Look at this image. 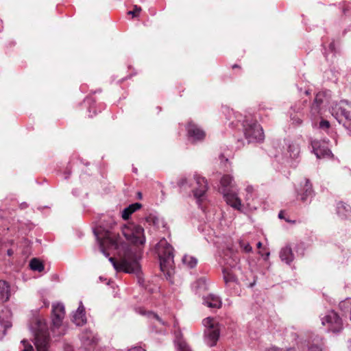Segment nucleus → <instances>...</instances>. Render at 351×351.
Returning <instances> with one entry per match:
<instances>
[{"label": "nucleus", "instance_id": "obj_50", "mask_svg": "<svg viewBox=\"0 0 351 351\" xmlns=\"http://www.w3.org/2000/svg\"><path fill=\"white\" fill-rule=\"evenodd\" d=\"M186 180H182V185L184 184V182H185Z\"/></svg>", "mask_w": 351, "mask_h": 351}, {"label": "nucleus", "instance_id": "obj_49", "mask_svg": "<svg viewBox=\"0 0 351 351\" xmlns=\"http://www.w3.org/2000/svg\"><path fill=\"white\" fill-rule=\"evenodd\" d=\"M254 284H255V282H254L253 283H251V284L250 285V287H252L254 286Z\"/></svg>", "mask_w": 351, "mask_h": 351}, {"label": "nucleus", "instance_id": "obj_23", "mask_svg": "<svg viewBox=\"0 0 351 351\" xmlns=\"http://www.w3.org/2000/svg\"><path fill=\"white\" fill-rule=\"evenodd\" d=\"M135 311L141 315L146 316L147 317H148L149 319H150L152 320L154 319V320L157 321L158 323H160L162 326H167V323L165 322H164L157 314H156L155 313H154L152 311H147L143 307H141V306L136 307L135 308Z\"/></svg>", "mask_w": 351, "mask_h": 351}, {"label": "nucleus", "instance_id": "obj_10", "mask_svg": "<svg viewBox=\"0 0 351 351\" xmlns=\"http://www.w3.org/2000/svg\"><path fill=\"white\" fill-rule=\"evenodd\" d=\"M64 306L63 304L58 303L52 306V315L50 330L54 336L64 334L62 320L64 317Z\"/></svg>", "mask_w": 351, "mask_h": 351}, {"label": "nucleus", "instance_id": "obj_22", "mask_svg": "<svg viewBox=\"0 0 351 351\" xmlns=\"http://www.w3.org/2000/svg\"><path fill=\"white\" fill-rule=\"evenodd\" d=\"M311 119L312 121V125L314 128L325 132L327 134H330V131L331 130L330 123L328 121L324 119V114L322 115V117Z\"/></svg>", "mask_w": 351, "mask_h": 351}, {"label": "nucleus", "instance_id": "obj_34", "mask_svg": "<svg viewBox=\"0 0 351 351\" xmlns=\"http://www.w3.org/2000/svg\"><path fill=\"white\" fill-rule=\"evenodd\" d=\"M21 346V351H34L33 346L28 340H22Z\"/></svg>", "mask_w": 351, "mask_h": 351}, {"label": "nucleus", "instance_id": "obj_5", "mask_svg": "<svg viewBox=\"0 0 351 351\" xmlns=\"http://www.w3.org/2000/svg\"><path fill=\"white\" fill-rule=\"evenodd\" d=\"M235 117L238 122H242L243 132L248 143H260L265 138L263 130L261 125L251 116H245L237 114Z\"/></svg>", "mask_w": 351, "mask_h": 351}, {"label": "nucleus", "instance_id": "obj_47", "mask_svg": "<svg viewBox=\"0 0 351 351\" xmlns=\"http://www.w3.org/2000/svg\"><path fill=\"white\" fill-rule=\"evenodd\" d=\"M138 197H139V198H141V197H142V194H141V193L138 192Z\"/></svg>", "mask_w": 351, "mask_h": 351}, {"label": "nucleus", "instance_id": "obj_26", "mask_svg": "<svg viewBox=\"0 0 351 351\" xmlns=\"http://www.w3.org/2000/svg\"><path fill=\"white\" fill-rule=\"evenodd\" d=\"M10 297V287L5 280H0V300L6 302Z\"/></svg>", "mask_w": 351, "mask_h": 351}, {"label": "nucleus", "instance_id": "obj_18", "mask_svg": "<svg viewBox=\"0 0 351 351\" xmlns=\"http://www.w3.org/2000/svg\"><path fill=\"white\" fill-rule=\"evenodd\" d=\"M290 121L295 126H300L303 122V106L301 104H295L289 110Z\"/></svg>", "mask_w": 351, "mask_h": 351}, {"label": "nucleus", "instance_id": "obj_38", "mask_svg": "<svg viewBox=\"0 0 351 351\" xmlns=\"http://www.w3.org/2000/svg\"><path fill=\"white\" fill-rule=\"evenodd\" d=\"M239 245L240 247L245 252H250L252 250V247L250 246V243L247 242H245L243 240H241L239 241Z\"/></svg>", "mask_w": 351, "mask_h": 351}, {"label": "nucleus", "instance_id": "obj_4", "mask_svg": "<svg viewBox=\"0 0 351 351\" xmlns=\"http://www.w3.org/2000/svg\"><path fill=\"white\" fill-rule=\"evenodd\" d=\"M279 162L282 165L295 168L300 162V146L294 140L285 138L282 152L277 156Z\"/></svg>", "mask_w": 351, "mask_h": 351}, {"label": "nucleus", "instance_id": "obj_41", "mask_svg": "<svg viewBox=\"0 0 351 351\" xmlns=\"http://www.w3.org/2000/svg\"><path fill=\"white\" fill-rule=\"evenodd\" d=\"M265 351H295V350L293 348H280L278 347H271L267 349Z\"/></svg>", "mask_w": 351, "mask_h": 351}, {"label": "nucleus", "instance_id": "obj_13", "mask_svg": "<svg viewBox=\"0 0 351 351\" xmlns=\"http://www.w3.org/2000/svg\"><path fill=\"white\" fill-rule=\"evenodd\" d=\"M189 139L193 143L203 141L206 138L205 130L193 121H189L186 126Z\"/></svg>", "mask_w": 351, "mask_h": 351}, {"label": "nucleus", "instance_id": "obj_31", "mask_svg": "<svg viewBox=\"0 0 351 351\" xmlns=\"http://www.w3.org/2000/svg\"><path fill=\"white\" fill-rule=\"evenodd\" d=\"M174 342L178 351H191L187 343L178 336Z\"/></svg>", "mask_w": 351, "mask_h": 351}, {"label": "nucleus", "instance_id": "obj_3", "mask_svg": "<svg viewBox=\"0 0 351 351\" xmlns=\"http://www.w3.org/2000/svg\"><path fill=\"white\" fill-rule=\"evenodd\" d=\"M30 330L34 337V345L37 351H48L50 337L45 319L40 315L34 317L30 324Z\"/></svg>", "mask_w": 351, "mask_h": 351}, {"label": "nucleus", "instance_id": "obj_20", "mask_svg": "<svg viewBox=\"0 0 351 351\" xmlns=\"http://www.w3.org/2000/svg\"><path fill=\"white\" fill-rule=\"evenodd\" d=\"M336 213L341 219H351V207L345 202H337L336 204Z\"/></svg>", "mask_w": 351, "mask_h": 351}, {"label": "nucleus", "instance_id": "obj_43", "mask_svg": "<svg viewBox=\"0 0 351 351\" xmlns=\"http://www.w3.org/2000/svg\"><path fill=\"white\" fill-rule=\"evenodd\" d=\"M128 351H146V350L140 346H135V347L131 348Z\"/></svg>", "mask_w": 351, "mask_h": 351}, {"label": "nucleus", "instance_id": "obj_44", "mask_svg": "<svg viewBox=\"0 0 351 351\" xmlns=\"http://www.w3.org/2000/svg\"><path fill=\"white\" fill-rule=\"evenodd\" d=\"M10 243V241L5 242V241H1V246H0V252L3 250V246L5 245L7 246V244Z\"/></svg>", "mask_w": 351, "mask_h": 351}, {"label": "nucleus", "instance_id": "obj_11", "mask_svg": "<svg viewBox=\"0 0 351 351\" xmlns=\"http://www.w3.org/2000/svg\"><path fill=\"white\" fill-rule=\"evenodd\" d=\"M204 326V341L208 346H214L219 337L218 323L211 317H206L202 321Z\"/></svg>", "mask_w": 351, "mask_h": 351}, {"label": "nucleus", "instance_id": "obj_42", "mask_svg": "<svg viewBox=\"0 0 351 351\" xmlns=\"http://www.w3.org/2000/svg\"><path fill=\"white\" fill-rule=\"evenodd\" d=\"M326 51H328L331 53H333L335 51V44L334 42H331L329 45H328V49H325Z\"/></svg>", "mask_w": 351, "mask_h": 351}, {"label": "nucleus", "instance_id": "obj_19", "mask_svg": "<svg viewBox=\"0 0 351 351\" xmlns=\"http://www.w3.org/2000/svg\"><path fill=\"white\" fill-rule=\"evenodd\" d=\"M12 313L8 308H4L0 313V327L3 328L0 333V339L5 335L6 330L12 326Z\"/></svg>", "mask_w": 351, "mask_h": 351}, {"label": "nucleus", "instance_id": "obj_8", "mask_svg": "<svg viewBox=\"0 0 351 351\" xmlns=\"http://www.w3.org/2000/svg\"><path fill=\"white\" fill-rule=\"evenodd\" d=\"M331 92L328 90L319 91L310 107L309 116L311 119L322 117L326 111V108L330 104Z\"/></svg>", "mask_w": 351, "mask_h": 351}, {"label": "nucleus", "instance_id": "obj_40", "mask_svg": "<svg viewBox=\"0 0 351 351\" xmlns=\"http://www.w3.org/2000/svg\"><path fill=\"white\" fill-rule=\"evenodd\" d=\"M141 11V8L135 5L134 6L133 10H130L128 12V15H132L133 17H136L138 13Z\"/></svg>", "mask_w": 351, "mask_h": 351}, {"label": "nucleus", "instance_id": "obj_30", "mask_svg": "<svg viewBox=\"0 0 351 351\" xmlns=\"http://www.w3.org/2000/svg\"><path fill=\"white\" fill-rule=\"evenodd\" d=\"M182 263L188 268H194L197 264V259L191 255L185 254L182 258Z\"/></svg>", "mask_w": 351, "mask_h": 351}, {"label": "nucleus", "instance_id": "obj_35", "mask_svg": "<svg viewBox=\"0 0 351 351\" xmlns=\"http://www.w3.org/2000/svg\"><path fill=\"white\" fill-rule=\"evenodd\" d=\"M85 103L90 104V106L88 108V111H89L90 114H89L88 116L90 117H92L93 115L96 114L95 104L94 102H93V103L91 102V99L90 98H87L85 100Z\"/></svg>", "mask_w": 351, "mask_h": 351}, {"label": "nucleus", "instance_id": "obj_46", "mask_svg": "<svg viewBox=\"0 0 351 351\" xmlns=\"http://www.w3.org/2000/svg\"><path fill=\"white\" fill-rule=\"evenodd\" d=\"M256 245H257V247H258V248H260V247H261V245H262L261 242H258V243H257V244H256Z\"/></svg>", "mask_w": 351, "mask_h": 351}, {"label": "nucleus", "instance_id": "obj_39", "mask_svg": "<svg viewBox=\"0 0 351 351\" xmlns=\"http://www.w3.org/2000/svg\"><path fill=\"white\" fill-rule=\"evenodd\" d=\"M245 191L247 193V195L245 196V202H247V204L249 205L248 201L252 196V193H253L254 188L252 186L248 185L246 186Z\"/></svg>", "mask_w": 351, "mask_h": 351}, {"label": "nucleus", "instance_id": "obj_32", "mask_svg": "<svg viewBox=\"0 0 351 351\" xmlns=\"http://www.w3.org/2000/svg\"><path fill=\"white\" fill-rule=\"evenodd\" d=\"M316 342H313L308 346V351H322L324 343L322 339L319 337H317L315 339Z\"/></svg>", "mask_w": 351, "mask_h": 351}, {"label": "nucleus", "instance_id": "obj_45", "mask_svg": "<svg viewBox=\"0 0 351 351\" xmlns=\"http://www.w3.org/2000/svg\"><path fill=\"white\" fill-rule=\"evenodd\" d=\"M278 217L280 219H283L284 218V213L282 211H280L278 214Z\"/></svg>", "mask_w": 351, "mask_h": 351}, {"label": "nucleus", "instance_id": "obj_33", "mask_svg": "<svg viewBox=\"0 0 351 351\" xmlns=\"http://www.w3.org/2000/svg\"><path fill=\"white\" fill-rule=\"evenodd\" d=\"M29 267L32 270L39 272L44 269L43 264L37 258H33L30 261Z\"/></svg>", "mask_w": 351, "mask_h": 351}, {"label": "nucleus", "instance_id": "obj_6", "mask_svg": "<svg viewBox=\"0 0 351 351\" xmlns=\"http://www.w3.org/2000/svg\"><path fill=\"white\" fill-rule=\"evenodd\" d=\"M157 249L160 258V269L168 278L171 276L174 268L173 249L164 238L158 243Z\"/></svg>", "mask_w": 351, "mask_h": 351}, {"label": "nucleus", "instance_id": "obj_37", "mask_svg": "<svg viewBox=\"0 0 351 351\" xmlns=\"http://www.w3.org/2000/svg\"><path fill=\"white\" fill-rule=\"evenodd\" d=\"M5 242L10 241V243L7 244V246L5 245L3 246V250L0 252V253L3 252V251H6V254L8 256H11L14 254V251L11 248H8L9 246L12 245L13 244V241L12 240H6Z\"/></svg>", "mask_w": 351, "mask_h": 351}, {"label": "nucleus", "instance_id": "obj_12", "mask_svg": "<svg viewBox=\"0 0 351 351\" xmlns=\"http://www.w3.org/2000/svg\"><path fill=\"white\" fill-rule=\"evenodd\" d=\"M222 273L226 288L229 290L231 294L239 295L241 291L240 285L232 269L228 267H223Z\"/></svg>", "mask_w": 351, "mask_h": 351}, {"label": "nucleus", "instance_id": "obj_25", "mask_svg": "<svg viewBox=\"0 0 351 351\" xmlns=\"http://www.w3.org/2000/svg\"><path fill=\"white\" fill-rule=\"evenodd\" d=\"M280 258L282 262L289 265L294 259V255L289 246H285L280 252Z\"/></svg>", "mask_w": 351, "mask_h": 351}, {"label": "nucleus", "instance_id": "obj_16", "mask_svg": "<svg viewBox=\"0 0 351 351\" xmlns=\"http://www.w3.org/2000/svg\"><path fill=\"white\" fill-rule=\"evenodd\" d=\"M194 180L197 187L193 190V195L197 202L200 204V202L204 199L206 192L208 189V183L204 177L198 175L194 176Z\"/></svg>", "mask_w": 351, "mask_h": 351}, {"label": "nucleus", "instance_id": "obj_27", "mask_svg": "<svg viewBox=\"0 0 351 351\" xmlns=\"http://www.w3.org/2000/svg\"><path fill=\"white\" fill-rule=\"evenodd\" d=\"M141 207L142 204L138 202L129 205L128 207L123 210L121 213L122 218L125 220L128 219L132 213L139 210Z\"/></svg>", "mask_w": 351, "mask_h": 351}, {"label": "nucleus", "instance_id": "obj_28", "mask_svg": "<svg viewBox=\"0 0 351 351\" xmlns=\"http://www.w3.org/2000/svg\"><path fill=\"white\" fill-rule=\"evenodd\" d=\"M340 310L348 316L351 321V298H348L339 304Z\"/></svg>", "mask_w": 351, "mask_h": 351}, {"label": "nucleus", "instance_id": "obj_15", "mask_svg": "<svg viewBox=\"0 0 351 351\" xmlns=\"http://www.w3.org/2000/svg\"><path fill=\"white\" fill-rule=\"evenodd\" d=\"M311 145L313 152L317 158H331L333 157V154L330 149H328L327 143L325 141L311 140Z\"/></svg>", "mask_w": 351, "mask_h": 351}, {"label": "nucleus", "instance_id": "obj_2", "mask_svg": "<svg viewBox=\"0 0 351 351\" xmlns=\"http://www.w3.org/2000/svg\"><path fill=\"white\" fill-rule=\"evenodd\" d=\"M219 191L223 194L228 205L239 212H243V204L239 197V189L232 176L225 174L221 178Z\"/></svg>", "mask_w": 351, "mask_h": 351}, {"label": "nucleus", "instance_id": "obj_48", "mask_svg": "<svg viewBox=\"0 0 351 351\" xmlns=\"http://www.w3.org/2000/svg\"><path fill=\"white\" fill-rule=\"evenodd\" d=\"M305 93H306V95L310 94V91H309V90H305Z\"/></svg>", "mask_w": 351, "mask_h": 351}, {"label": "nucleus", "instance_id": "obj_7", "mask_svg": "<svg viewBox=\"0 0 351 351\" xmlns=\"http://www.w3.org/2000/svg\"><path fill=\"white\" fill-rule=\"evenodd\" d=\"M330 113L351 135V101L341 100L331 108Z\"/></svg>", "mask_w": 351, "mask_h": 351}, {"label": "nucleus", "instance_id": "obj_14", "mask_svg": "<svg viewBox=\"0 0 351 351\" xmlns=\"http://www.w3.org/2000/svg\"><path fill=\"white\" fill-rule=\"evenodd\" d=\"M296 193L300 200L304 204L311 202L314 196L313 186L308 179H304L300 184V187L296 189Z\"/></svg>", "mask_w": 351, "mask_h": 351}, {"label": "nucleus", "instance_id": "obj_17", "mask_svg": "<svg viewBox=\"0 0 351 351\" xmlns=\"http://www.w3.org/2000/svg\"><path fill=\"white\" fill-rule=\"evenodd\" d=\"M239 256L237 252H234L232 249H227L223 252V256L222 258L223 267H228L230 269H236L239 263Z\"/></svg>", "mask_w": 351, "mask_h": 351}, {"label": "nucleus", "instance_id": "obj_24", "mask_svg": "<svg viewBox=\"0 0 351 351\" xmlns=\"http://www.w3.org/2000/svg\"><path fill=\"white\" fill-rule=\"evenodd\" d=\"M204 304L209 308H219L221 306V300L219 296L209 294L204 298Z\"/></svg>", "mask_w": 351, "mask_h": 351}, {"label": "nucleus", "instance_id": "obj_21", "mask_svg": "<svg viewBox=\"0 0 351 351\" xmlns=\"http://www.w3.org/2000/svg\"><path fill=\"white\" fill-rule=\"evenodd\" d=\"M72 321L77 326H82L86 322V317L85 314V308L82 302H80V305L73 313L72 317Z\"/></svg>", "mask_w": 351, "mask_h": 351}, {"label": "nucleus", "instance_id": "obj_1", "mask_svg": "<svg viewBox=\"0 0 351 351\" xmlns=\"http://www.w3.org/2000/svg\"><path fill=\"white\" fill-rule=\"evenodd\" d=\"M93 232L99 243L100 251L105 256H109V253L106 252V248L117 251L120 256L119 261H115L112 257L109 258V261L112 263L117 271L138 274L141 269L138 263L141 253L136 245H143L146 241L144 228L141 226L133 222H128L122 226V234L131 244L122 241L117 233L106 229L101 226L97 227Z\"/></svg>", "mask_w": 351, "mask_h": 351}, {"label": "nucleus", "instance_id": "obj_29", "mask_svg": "<svg viewBox=\"0 0 351 351\" xmlns=\"http://www.w3.org/2000/svg\"><path fill=\"white\" fill-rule=\"evenodd\" d=\"M193 289H195L197 293H199L207 289V283L205 278H200L197 279L193 285Z\"/></svg>", "mask_w": 351, "mask_h": 351}, {"label": "nucleus", "instance_id": "obj_36", "mask_svg": "<svg viewBox=\"0 0 351 351\" xmlns=\"http://www.w3.org/2000/svg\"><path fill=\"white\" fill-rule=\"evenodd\" d=\"M145 220L147 222L152 223L153 225H157L159 221L158 217L153 214H149L148 216H147Z\"/></svg>", "mask_w": 351, "mask_h": 351}, {"label": "nucleus", "instance_id": "obj_9", "mask_svg": "<svg viewBox=\"0 0 351 351\" xmlns=\"http://www.w3.org/2000/svg\"><path fill=\"white\" fill-rule=\"evenodd\" d=\"M322 325L325 327L327 332L332 333L340 332L343 328L342 319L334 311H328L320 316Z\"/></svg>", "mask_w": 351, "mask_h": 351}]
</instances>
